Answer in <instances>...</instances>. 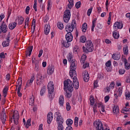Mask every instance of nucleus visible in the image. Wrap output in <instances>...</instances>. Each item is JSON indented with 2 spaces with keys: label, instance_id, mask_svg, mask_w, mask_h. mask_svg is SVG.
<instances>
[{
  "label": "nucleus",
  "instance_id": "obj_1",
  "mask_svg": "<svg viewBox=\"0 0 130 130\" xmlns=\"http://www.w3.org/2000/svg\"><path fill=\"white\" fill-rule=\"evenodd\" d=\"M75 60H72V65L70 67V70L69 71V75L71 78H73V83L72 82V87L75 89V90H78L79 89V80L77 78V72L76 70L77 67H76V65H75Z\"/></svg>",
  "mask_w": 130,
  "mask_h": 130
},
{
  "label": "nucleus",
  "instance_id": "obj_2",
  "mask_svg": "<svg viewBox=\"0 0 130 130\" xmlns=\"http://www.w3.org/2000/svg\"><path fill=\"white\" fill-rule=\"evenodd\" d=\"M64 91L68 90L70 92L66 91V96L67 98H71L72 97V92L74 91V87H73V82L70 80L67 79L64 81Z\"/></svg>",
  "mask_w": 130,
  "mask_h": 130
},
{
  "label": "nucleus",
  "instance_id": "obj_3",
  "mask_svg": "<svg viewBox=\"0 0 130 130\" xmlns=\"http://www.w3.org/2000/svg\"><path fill=\"white\" fill-rule=\"evenodd\" d=\"M55 116L56 117V122L58 124L57 128L58 130H63V119L59 112L55 113Z\"/></svg>",
  "mask_w": 130,
  "mask_h": 130
},
{
  "label": "nucleus",
  "instance_id": "obj_4",
  "mask_svg": "<svg viewBox=\"0 0 130 130\" xmlns=\"http://www.w3.org/2000/svg\"><path fill=\"white\" fill-rule=\"evenodd\" d=\"M85 46L82 47L83 51L84 53H89L92 52L94 50V45L91 41H87L85 43Z\"/></svg>",
  "mask_w": 130,
  "mask_h": 130
},
{
  "label": "nucleus",
  "instance_id": "obj_5",
  "mask_svg": "<svg viewBox=\"0 0 130 130\" xmlns=\"http://www.w3.org/2000/svg\"><path fill=\"white\" fill-rule=\"evenodd\" d=\"M47 88L49 98L50 99H53L54 98V94H53V92H54V85L53 84V82L50 81L48 84Z\"/></svg>",
  "mask_w": 130,
  "mask_h": 130
},
{
  "label": "nucleus",
  "instance_id": "obj_6",
  "mask_svg": "<svg viewBox=\"0 0 130 130\" xmlns=\"http://www.w3.org/2000/svg\"><path fill=\"white\" fill-rule=\"evenodd\" d=\"M77 26V22L76 20H73L71 23H68L66 26V31L67 33H72L74 31V29Z\"/></svg>",
  "mask_w": 130,
  "mask_h": 130
},
{
  "label": "nucleus",
  "instance_id": "obj_7",
  "mask_svg": "<svg viewBox=\"0 0 130 130\" xmlns=\"http://www.w3.org/2000/svg\"><path fill=\"white\" fill-rule=\"evenodd\" d=\"M70 19H71V10L67 9L64 12L63 21L64 23H68Z\"/></svg>",
  "mask_w": 130,
  "mask_h": 130
},
{
  "label": "nucleus",
  "instance_id": "obj_8",
  "mask_svg": "<svg viewBox=\"0 0 130 130\" xmlns=\"http://www.w3.org/2000/svg\"><path fill=\"white\" fill-rule=\"evenodd\" d=\"M8 32V26L6 24L5 21H3L0 25V35L2 33H6Z\"/></svg>",
  "mask_w": 130,
  "mask_h": 130
},
{
  "label": "nucleus",
  "instance_id": "obj_9",
  "mask_svg": "<svg viewBox=\"0 0 130 130\" xmlns=\"http://www.w3.org/2000/svg\"><path fill=\"white\" fill-rule=\"evenodd\" d=\"M93 125L96 130H104V128H103V124L101 121L94 122Z\"/></svg>",
  "mask_w": 130,
  "mask_h": 130
},
{
  "label": "nucleus",
  "instance_id": "obj_10",
  "mask_svg": "<svg viewBox=\"0 0 130 130\" xmlns=\"http://www.w3.org/2000/svg\"><path fill=\"white\" fill-rule=\"evenodd\" d=\"M12 117L13 118L14 122L15 124L17 125L18 123V120H19V113L18 112V111H15L14 112V114L12 115Z\"/></svg>",
  "mask_w": 130,
  "mask_h": 130
},
{
  "label": "nucleus",
  "instance_id": "obj_11",
  "mask_svg": "<svg viewBox=\"0 0 130 130\" xmlns=\"http://www.w3.org/2000/svg\"><path fill=\"white\" fill-rule=\"evenodd\" d=\"M47 122L48 124H50L51 123V121H52V119H53V114L51 112H49L47 116Z\"/></svg>",
  "mask_w": 130,
  "mask_h": 130
},
{
  "label": "nucleus",
  "instance_id": "obj_12",
  "mask_svg": "<svg viewBox=\"0 0 130 130\" xmlns=\"http://www.w3.org/2000/svg\"><path fill=\"white\" fill-rule=\"evenodd\" d=\"M113 27L115 29H122L123 24L120 22L117 21L114 24Z\"/></svg>",
  "mask_w": 130,
  "mask_h": 130
},
{
  "label": "nucleus",
  "instance_id": "obj_13",
  "mask_svg": "<svg viewBox=\"0 0 130 130\" xmlns=\"http://www.w3.org/2000/svg\"><path fill=\"white\" fill-rule=\"evenodd\" d=\"M66 39L68 42L73 41V34H72V32H67L66 35Z\"/></svg>",
  "mask_w": 130,
  "mask_h": 130
},
{
  "label": "nucleus",
  "instance_id": "obj_14",
  "mask_svg": "<svg viewBox=\"0 0 130 130\" xmlns=\"http://www.w3.org/2000/svg\"><path fill=\"white\" fill-rule=\"evenodd\" d=\"M44 28H45V30H44L45 34L46 35H48L50 31V25H48V24H45Z\"/></svg>",
  "mask_w": 130,
  "mask_h": 130
},
{
  "label": "nucleus",
  "instance_id": "obj_15",
  "mask_svg": "<svg viewBox=\"0 0 130 130\" xmlns=\"http://www.w3.org/2000/svg\"><path fill=\"white\" fill-rule=\"evenodd\" d=\"M53 72H54V66H51L49 67L47 70V74H48V75H52Z\"/></svg>",
  "mask_w": 130,
  "mask_h": 130
},
{
  "label": "nucleus",
  "instance_id": "obj_16",
  "mask_svg": "<svg viewBox=\"0 0 130 130\" xmlns=\"http://www.w3.org/2000/svg\"><path fill=\"white\" fill-rule=\"evenodd\" d=\"M68 61L71 62V66H72V63H73V60H75V66H76V68H77V65H76V62H77V61H76V59H73V55L71 54H69V56L68 57Z\"/></svg>",
  "mask_w": 130,
  "mask_h": 130
},
{
  "label": "nucleus",
  "instance_id": "obj_17",
  "mask_svg": "<svg viewBox=\"0 0 130 130\" xmlns=\"http://www.w3.org/2000/svg\"><path fill=\"white\" fill-rule=\"evenodd\" d=\"M34 80H35V78H34V76H31V77L30 78V79L27 81L26 85L25 86L26 88H27V87H29V86H31V84H32V83H33V81H34Z\"/></svg>",
  "mask_w": 130,
  "mask_h": 130
},
{
  "label": "nucleus",
  "instance_id": "obj_18",
  "mask_svg": "<svg viewBox=\"0 0 130 130\" xmlns=\"http://www.w3.org/2000/svg\"><path fill=\"white\" fill-rule=\"evenodd\" d=\"M90 79V75L88 72H85L84 75L83 76V80L84 82H88Z\"/></svg>",
  "mask_w": 130,
  "mask_h": 130
},
{
  "label": "nucleus",
  "instance_id": "obj_19",
  "mask_svg": "<svg viewBox=\"0 0 130 130\" xmlns=\"http://www.w3.org/2000/svg\"><path fill=\"white\" fill-rule=\"evenodd\" d=\"M64 104V98H63V95H60L59 98V104L60 106H63Z\"/></svg>",
  "mask_w": 130,
  "mask_h": 130
},
{
  "label": "nucleus",
  "instance_id": "obj_20",
  "mask_svg": "<svg viewBox=\"0 0 130 130\" xmlns=\"http://www.w3.org/2000/svg\"><path fill=\"white\" fill-rule=\"evenodd\" d=\"M16 26H17V23H16L15 22H12L9 24V28L10 30H14V29H15V28H16Z\"/></svg>",
  "mask_w": 130,
  "mask_h": 130
},
{
  "label": "nucleus",
  "instance_id": "obj_21",
  "mask_svg": "<svg viewBox=\"0 0 130 130\" xmlns=\"http://www.w3.org/2000/svg\"><path fill=\"white\" fill-rule=\"evenodd\" d=\"M69 42H68L67 41H66V40H62V44H63V46H64V47H66V48H69V47L71 46V44Z\"/></svg>",
  "mask_w": 130,
  "mask_h": 130
},
{
  "label": "nucleus",
  "instance_id": "obj_22",
  "mask_svg": "<svg viewBox=\"0 0 130 130\" xmlns=\"http://www.w3.org/2000/svg\"><path fill=\"white\" fill-rule=\"evenodd\" d=\"M105 66L107 67L106 70L108 72H110V67H111V61L108 60L106 63Z\"/></svg>",
  "mask_w": 130,
  "mask_h": 130
},
{
  "label": "nucleus",
  "instance_id": "obj_23",
  "mask_svg": "<svg viewBox=\"0 0 130 130\" xmlns=\"http://www.w3.org/2000/svg\"><path fill=\"white\" fill-rule=\"evenodd\" d=\"M27 50L28 51H26V56H28H28H30V55H31V53H32V50H33V46L28 47Z\"/></svg>",
  "mask_w": 130,
  "mask_h": 130
},
{
  "label": "nucleus",
  "instance_id": "obj_24",
  "mask_svg": "<svg viewBox=\"0 0 130 130\" xmlns=\"http://www.w3.org/2000/svg\"><path fill=\"white\" fill-rule=\"evenodd\" d=\"M112 57L115 60H118L120 58V55L119 54H113Z\"/></svg>",
  "mask_w": 130,
  "mask_h": 130
},
{
  "label": "nucleus",
  "instance_id": "obj_25",
  "mask_svg": "<svg viewBox=\"0 0 130 130\" xmlns=\"http://www.w3.org/2000/svg\"><path fill=\"white\" fill-rule=\"evenodd\" d=\"M88 28V25L87 24V23H84L82 26V32H86L87 31V29Z\"/></svg>",
  "mask_w": 130,
  "mask_h": 130
},
{
  "label": "nucleus",
  "instance_id": "obj_26",
  "mask_svg": "<svg viewBox=\"0 0 130 130\" xmlns=\"http://www.w3.org/2000/svg\"><path fill=\"white\" fill-rule=\"evenodd\" d=\"M37 81H41V82H43L44 80V77L42 76V74H39L37 75Z\"/></svg>",
  "mask_w": 130,
  "mask_h": 130
},
{
  "label": "nucleus",
  "instance_id": "obj_27",
  "mask_svg": "<svg viewBox=\"0 0 130 130\" xmlns=\"http://www.w3.org/2000/svg\"><path fill=\"white\" fill-rule=\"evenodd\" d=\"M1 119L3 123L5 124L6 123V120H7V115H1Z\"/></svg>",
  "mask_w": 130,
  "mask_h": 130
},
{
  "label": "nucleus",
  "instance_id": "obj_28",
  "mask_svg": "<svg viewBox=\"0 0 130 130\" xmlns=\"http://www.w3.org/2000/svg\"><path fill=\"white\" fill-rule=\"evenodd\" d=\"M86 59H87V55L85 54H83L81 57L80 61L82 63H85Z\"/></svg>",
  "mask_w": 130,
  "mask_h": 130
},
{
  "label": "nucleus",
  "instance_id": "obj_29",
  "mask_svg": "<svg viewBox=\"0 0 130 130\" xmlns=\"http://www.w3.org/2000/svg\"><path fill=\"white\" fill-rule=\"evenodd\" d=\"M32 26H33V31H31V33L33 34L35 32V28H36V20L34 18L32 19Z\"/></svg>",
  "mask_w": 130,
  "mask_h": 130
},
{
  "label": "nucleus",
  "instance_id": "obj_30",
  "mask_svg": "<svg viewBox=\"0 0 130 130\" xmlns=\"http://www.w3.org/2000/svg\"><path fill=\"white\" fill-rule=\"evenodd\" d=\"M69 4H68V8L72 9L74 7V0H68Z\"/></svg>",
  "mask_w": 130,
  "mask_h": 130
},
{
  "label": "nucleus",
  "instance_id": "obj_31",
  "mask_svg": "<svg viewBox=\"0 0 130 130\" xmlns=\"http://www.w3.org/2000/svg\"><path fill=\"white\" fill-rule=\"evenodd\" d=\"M33 104H34V96L32 95V96H30L29 98V105L30 106H33Z\"/></svg>",
  "mask_w": 130,
  "mask_h": 130
},
{
  "label": "nucleus",
  "instance_id": "obj_32",
  "mask_svg": "<svg viewBox=\"0 0 130 130\" xmlns=\"http://www.w3.org/2000/svg\"><path fill=\"white\" fill-rule=\"evenodd\" d=\"M80 42L85 43L87 41V38L85 36H81L80 38Z\"/></svg>",
  "mask_w": 130,
  "mask_h": 130
},
{
  "label": "nucleus",
  "instance_id": "obj_33",
  "mask_svg": "<svg viewBox=\"0 0 130 130\" xmlns=\"http://www.w3.org/2000/svg\"><path fill=\"white\" fill-rule=\"evenodd\" d=\"M96 21H97V18H94L92 20V24L91 26V31L93 32L94 31V28H95V23H96Z\"/></svg>",
  "mask_w": 130,
  "mask_h": 130
},
{
  "label": "nucleus",
  "instance_id": "obj_34",
  "mask_svg": "<svg viewBox=\"0 0 130 130\" xmlns=\"http://www.w3.org/2000/svg\"><path fill=\"white\" fill-rule=\"evenodd\" d=\"M35 70L36 72H38L39 71V62L38 61H36L35 62Z\"/></svg>",
  "mask_w": 130,
  "mask_h": 130
},
{
  "label": "nucleus",
  "instance_id": "obj_35",
  "mask_svg": "<svg viewBox=\"0 0 130 130\" xmlns=\"http://www.w3.org/2000/svg\"><path fill=\"white\" fill-rule=\"evenodd\" d=\"M57 26L58 29H60V30H62L63 28V24H62L61 22H58L57 24Z\"/></svg>",
  "mask_w": 130,
  "mask_h": 130
},
{
  "label": "nucleus",
  "instance_id": "obj_36",
  "mask_svg": "<svg viewBox=\"0 0 130 130\" xmlns=\"http://www.w3.org/2000/svg\"><path fill=\"white\" fill-rule=\"evenodd\" d=\"M46 91V88H45V86H43L40 91V95L41 96H43L44 94V93H45V91Z\"/></svg>",
  "mask_w": 130,
  "mask_h": 130
},
{
  "label": "nucleus",
  "instance_id": "obj_37",
  "mask_svg": "<svg viewBox=\"0 0 130 130\" xmlns=\"http://www.w3.org/2000/svg\"><path fill=\"white\" fill-rule=\"evenodd\" d=\"M31 125V119H28L26 121V124H25L26 128H29V127Z\"/></svg>",
  "mask_w": 130,
  "mask_h": 130
},
{
  "label": "nucleus",
  "instance_id": "obj_38",
  "mask_svg": "<svg viewBox=\"0 0 130 130\" xmlns=\"http://www.w3.org/2000/svg\"><path fill=\"white\" fill-rule=\"evenodd\" d=\"M18 20L19 21L18 24L22 25V23H24V17L21 16L20 18L18 17Z\"/></svg>",
  "mask_w": 130,
  "mask_h": 130
},
{
  "label": "nucleus",
  "instance_id": "obj_39",
  "mask_svg": "<svg viewBox=\"0 0 130 130\" xmlns=\"http://www.w3.org/2000/svg\"><path fill=\"white\" fill-rule=\"evenodd\" d=\"M66 124L69 126L70 125L71 126L72 124H73V120L72 119H68L66 121Z\"/></svg>",
  "mask_w": 130,
  "mask_h": 130
},
{
  "label": "nucleus",
  "instance_id": "obj_40",
  "mask_svg": "<svg viewBox=\"0 0 130 130\" xmlns=\"http://www.w3.org/2000/svg\"><path fill=\"white\" fill-rule=\"evenodd\" d=\"M79 122V117H75V119H74V125L76 127H78V123Z\"/></svg>",
  "mask_w": 130,
  "mask_h": 130
},
{
  "label": "nucleus",
  "instance_id": "obj_41",
  "mask_svg": "<svg viewBox=\"0 0 130 130\" xmlns=\"http://www.w3.org/2000/svg\"><path fill=\"white\" fill-rule=\"evenodd\" d=\"M9 45H10V42H8L7 41H4L3 43H2V46L4 47H7V46H9Z\"/></svg>",
  "mask_w": 130,
  "mask_h": 130
},
{
  "label": "nucleus",
  "instance_id": "obj_42",
  "mask_svg": "<svg viewBox=\"0 0 130 130\" xmlns=\"http://www.w3.org/2000/svg\"><path fill=\"white\" fill-rule=\"evenodd\" d=\"M113 113H118L119 112V109L118 108V107H114L113 109Z\"/></svg>",
  "mask_w": 130,
  "mask_h": 130
},
{
  "label": "nucleus",
  "instance_id": "obj_43",
  "mask_svg": "<svg viewBox=\"0 0 130 130\" xmlns=\"http://www.w3.org/2000/svg\"><path fill=\"white\" fill-rule=\"evenodd\" d=\"M124 62L125 69H126V70H129V66H128V67H126V64H128V63H127V59H124Z\"/></svg>",
  "mask_w": 130,
  "mask_h": 130
},
{
  "label": "nucleus",
  "instance_id": "obj_44",
  "mask_svg": "<svg viewBox=\"0 0 130 130\" xmlns=\"http://www.w3.org/2000/svg\"><path fill=\"white\" fill-rule=\"evenodd\" d=\"M113 37H114L115 39H118V38H119V34H117V32H113Z\"/></svg>",
  "mask_w": 130,
  "mask_h": 130
},
{
  "label": "nucleus",
  "instance_id": "obj_45",
  "mask_svg": "<svg viewBox=\"0 0 130 130\" xmlns=\"http://www.w3.org/2000/svg\"><path fill=\"white\" fill-rule=\"evenodd\" d=\"M81 4H82V2H81V1H79L77 2L75 4V7L76 9H80Z\"/></svg>",
  "mask_w": 130,
  "mask_h": 130
},
{
  "label": "nucleus",
  "instance_id": "obj_46",
  "mask_svg": "<svg viewBox=\"0 0 130 130\" xmlns=\"http://www.w3.org/2000/svg\"><path fill=\"white\" fill-rule=\"evenodd\" d=\"M66 109L67 111H70L71 110V105L69 102L66 103Z\"/></svg>",
  "mask_w": 130,
  "mask_h": 130
},
{
  "label": "nucleus",
  "instance_id": "obj_47",
  "mask_svg": "<svg viewBox=\"0 0 130 130\" xmlns=\"http://www.w3.org/2000/svg\"><path fill=\"white\" fill-rule=\"evenodd\" d=\"M118 96L119 97H121V95L122 94V88L121 87H119L118 88Z\"/></svg>",
  "mask_w": 130,
  "mask_h": 130
},
{
  "label": "nucleus",
  "instance_id": "obj_48",
  "mask_svg": "<svg viewBox=\"0 0 130 130\" xmlns=\"http://www.w3.org/2000/svg\"><path fill=\"white\" fill-rule=\"evenodd\" d=\"M89 100L90 105H94V103H95V100L94 99V98H90Z\"/></svg>",
  "mask_w": 130,
  "mask_h": 130
},
{
  "label": "nucleus",
  "instance_id": "obj_49",
  "mask_svg": "<svg viewBox=\"0 0 130 130\" xmlns=\"http://www.w3.org/2000/svg\"><path fill=\"white\" fill-rule=\"evenodd\" d=\"M123 51L124 52V54H126V55H127V54H128V50L127 49V48H123Z\"/></svg>",
  "mask_w": 130,
  "mask_h": 130
},
{
  "label": "nucleus",
  "instance_id": "obj_50",
  "mask_svg": "<svg viewBox=\"0 0 130 130\" xmlns=\"http://www.w3.org/2000/svg\"><path fill=\"white\" fill-rule=\"evenodd\" d=\"M93 10V8H90L87 10V16L88 17H90V15H91V13H92V10Z\"/></svg>",
  "mask_w": 130,
  "mask_h": 130
},
{
  "label": "nucleus",
  "instance_id": "obj_51",
  "mask_svg": "<svg viewBox=\"0 0 130 130\" xmlns=\"http://www.w3.org/2000/svg\"><path fill=\"white\" fill-rule=\"evenodd\" d=\"M30 20V18L27 17L25 20V25H27V26H29V20Z\"/></svg>",
  "mask_w": 130,
  "mask_h": 130
},
{
  "label": "nucleus",
  "instance_id": "obj_52",
  "mask_svg": "<svg viewBox=\"0 0 130 130\" xmlns=\"http://www.w3.org/2000/svg\"><path fill=\"white\" fill-rule=\"evenodd\" d=\"M49 20V17H48V16L46 15L44 18V23H46L48 22Z\"/></svg>",
  "mask_w": 130,
  "mask_h": 130
},
{
  "label": "nucleus",
  "instance_id": "obj_53",
  "mask_svg": "<svg viewBox=\"0 0 130 130\" xmlns=\"http://www.w3.org/2000/svg\"><path fill=\"white\" fill-rule=\"evenodd\" d=\"M125 73V70L124 69H120L119 70V74L120 75H123Z\"/></svg>",
  "mask_w": 130,
  "mask_h": 130
},
{
  "label": "nucleus",
  "instance_id": "obj_54",
  "mask_svg": "<svg viewBox=\"0 0 130 130\" xmlns=\"http://www.w3.org/2000/svg\"><path fill=\"white\" fill-rule=\"evenodd\" d=\"M125 96L127 100H130V92L126 93Z\"/></svg>",
  "mask_w": 130,
  "mask_h": 130
},
{
  "label": "nucleus",
  "instance_id": "obj_55",
  "mask_svg": "<svg viewBox=\"0 0 130 130\" xmlns=\"http://www.w3.org/2000/svg\"><path fill=\"white\" fill-rule=\"evenodd\" d=\"M29 11H30V7L27 6L25 9V13L26 15H29Z\"/></svg>",
  "mask_w": 130,
  "mask_h": 130
},
{
  "label": "nucleus",
  "instance_id": "obj_56",
  "mask_svg": "<svg viewBox=\"0 0 130 130\" xmlns=\"http://www.w3.org/2000/svg\"><path fill=\"white\" fill-rule=\"evenodd\" d=\"M51 3V0H48V7H47V9L49 10V9H50V8H51V4H50Z\"/></svg>",
  "mask_w": 130,
  "mask_h": 130
},
{
  "label": "nucleus",
  "instance_id": "obj_57",
  "mask_svg": "<svg viewBox=\"0 0 130 130\" xmlns=\"http://www.w3.org/2000/svg\"><path fill=\"white\" fill-rule=\"evenodd\" d=\"M78 51H79V48H78V46H75L73 48V52H78Z\"/></svg>",
  "mask_w": 130,
  "mask_h": 130
},
{
  "label": "nucleus",
  "instance_id": "obj_58",
  "mask_svg": "<svg viewBox=\"0 0 130 130\" xmlns=\"http://www.w3.org/2000/svg\"><path fill=\"white\" fill-rule=\"evenodd\" d=\"M8 91H9V88L5 86L3 89V93H8Z\"/></svg>",
  "mask_w": 130,
  "mask_h": 130
},
{
  "label": "nucleus",
  "instance_id": "obj_59",
  "mask_svg": "<svg viewBox=\"0 0 130 130\" xmlns=\"http://www.w3.org/2000/svg\"><path fill=\"white\" fill-rule=\"evenodd\" d=\"M110 99V97L109 96L107 95L105 97V102L106 103L107 102H108L109 101V99Z\"/></svg>",
  "mask_w": 130,
  "mask_h": 130
},
{
  "label": "nucleus",
  "instance_id": "obj_60",
  "mask_svg": "<svg viewBox=\"0 0 130 130\" xmlns=\"http://www.w3.org/2000/svg\"><path fill=\"white\" fill-rule=\"evenodd\" d=\"M5 18V14L2 13L0 15V23L3 21V19H4Z\"/></svg>",
  "mask_w": 130,
  "mask_h": 130
},
{
  "label": "nucleus",
  "instance_id": "obj_61",
  "mask_svg": "<svg viewBox=\"0 0 130 130\" xmlns=\"http://www.w3.org/2000/svg\"><path fill=\"white\" fill-rule=\"evenodd\" d=\"M114 86H115L114 82H112L110 83L109 87H111V89H113L114 88Z\"/></svg>",
  "mask_w": 130,
  "mask_h": 130
},
{
  "label": "nucleus",
  "instance_id": "obj_62",
  "mask_svg": "<svg viewBox=\"0 0 130 130\" xmlns=\"http://www.w3.org/2000/svg\"><path fill=\"white\" fill-rule=\"evenodd\" d=\"M42 82L43 81H41V80H37V85H38V86H41V85H42Z\"/></svg>",
  "mask_w": 130,
  "mask_h": 130
},
{
  "label": "nucleus",
  "instance_id": "obj_63",
  "mask_svg": "<svg viewBox=\"0 0 130 130\" xmlns=\"http://www.w3.org/2000/svg\"><path fill=\"white\" fill-rule=\"evenodd\" d=\"M0 57L1 58H5L6 57V56L5 55V53L2 52L0 53Z\"/></svg>",
  "mask_w": 130,
  "mask_h": 130
},
{
  "label": "nucleus",
  "instance_id": "obj_64",
  "mask_svg": "<svg viewBox=\"0 0 130 130\" xmlns=\"http://www.w3.org/2000/svg\"><path fill=\"white\" fill-rule=\"evenodd\" d=\"M66 130H73V127L71 125H69L66 127Z\"/></svg>",
  "mask_w": 130,
  "mask_h": 130
}]
</instances>
